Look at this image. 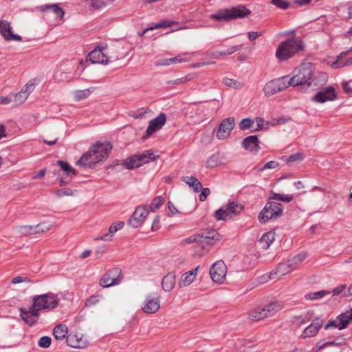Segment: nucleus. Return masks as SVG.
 Segmentation results:
<instances>
[{"label":"nucleus","mask_w":352,"mask_h":352,"mask_svg":"<svg viewBox=\"0 0 352 352\" xmlns=\"http://www.w3.org/2000/svg\"><path fill=\"white\" fill-rule=\"evenodd\" d=\"M94 90V87H89L88 89L76 91L74 94L75 100L80 101L88 98Z\"/></svg>","instance_id":"c9c22d12"},{"label":"nucleus","mask_w":352,"mask_h":352,"mask_svg":"<svg viewBox=\"0 0 352 352\" xmlns=\"http://www.w3.org/2000/svg\"><path fill=\"white\" fill-rule=\"evenodd\" d=\"M271 199L276 200V201H280L286 203L291 202L294 197L292 195H281L276 192H272V197H270Z\"/></svg>","instance_id":"a19ab883"},{"label":"nucleus","mask_w":352,"mask_h":352,"mask_svg":"<svg viewBox=\"0 0 352 352\" xmlns=\"http://www.w3.org/2000/svg\"><path fill=\"white\" fill-rule=\"evenodd\" d=\"M121 270L114 268L105 273L99 281V285L103 288L110 287L118 285L120 281Z\"/></svg>","instance_id":"9b49d317"},{"label":"nucleus","mask_w":352,"mask_h":352,"mask_svg":"<svg viewBox=\"0 0 352 352\" xmlns=\"http://www.w3.org/2000/svg\"><path fill=\"white\" fill-rule=\"evenodd\" d=\"M267 309L270 311L271 314L274 316L278 310L280 309V305L276 302H271L265 305Z\"/></svg>","instance_id":"864d4df0"},{"label":"nucleus","mask_w":352,"mask_h":352,"mask_svg":"<svg viewBox=\"0 0 352 352\" xmlns=\"http://www.w3.org/2000/svg\"><path fill=\"white\" fill-rule=\"evenodd\" d=\"M56 195L59 197L64 196H74V191L70 188H60L56 191Z\"/></svg>","instance_id":"8fccbe9b"},{"label":"nucleus","mask_w":352,"mask_h":352,"mask_svg":"<svg viewBox=\"0 0 352 352\" xmlns=\"http://www.w3.org/2000/svg\"><path fill=\"white\" fill-rule=\"evenodd\" d=\"M303 47L304 45L301 39L294 35L292 38L280 43L276 51V57L280 61L287 60Z\"/></svg>","instance_id":"7ed1b4c3"},{"label":"nucleus","mask_w":352,"mask_h":352,"mask_svg":"<svg viewBox=\"0 0 352 352\" xmlns=\"http://www.w3.org/2000/svg\"><path fill=\"white\" fill-rule=\"evenodd\" d=\"M199 268V265L187 272L184 273L180 277L179 286L180 287H184L192 283L196 278Z\"/></svg>","instance_id":"b1692460"},{"label":"nucleus","mask_w":352,"mask_h":352,"mask_svg":"<svg viewBox=\"0 0 352 352\" xmlns=\"http://www.w3.org/2000/svg\"><path fill=\"white\" fill-rule=\"evenodd\" d=\"M254 121L249 118L243 119L239 123L241 130H246L252 127Z\"/></svg>","instance_id":"de8ad7c7"},{"label":"nucleus","mask_w":352,"mask_h":352,"mask_svg":"<svg viewBox=\"0 0 352 352\" xmlns=\"http://www.w3.org/2000/svg\"><path fill=\"white\" fill-rule=\"evenodd\" d=\"M271 3L283 10L287 9L289 6V3L286 0H271Z\"/></svg>","instance_id":"603ef678"},{"label":"nucleus","mask_w":352,"mask_h":352,"mask_svg":"<svg viewBox=\"0 0 352 352\" xmlns=\"http://www.w3.org/2000/svg\"><path fill=\"white\" fill-rule=\"evenodd\" d=\"M39 316L38 311H34V309H32V305L29 311L23 310V322L32 327L37 322Z\"/></svg>","instance_id":"a878e982"},{"label":"nucleus","mask_w":352,"mask_h":352,"mask_svg":"<svg viewBox=\"0 0 352 352\" xmlns=\"http://www.w3.org/2000/svg\"><path fill=\"white\" fill-rule=\"evenodd\" d=\"M265 33V31L259 32H248V37L250 41H254L259 36H262Z\"/></svg>","instance_id":"680f3d73"},{"label":"nucleus","mask_w":352,"mask_h":352,"mask_svg":"<svg viewBox=\"0 0 352 352\" xmlns=\"http://www.w3.org/2000/svg\"><path fill=\"white\" fill-rule=\"evenodd\" d=\"M37 234L36 226H23V235Z\"/></svg>","instance_id":"13d9d810"},{"label":"nucleus","mask_w":352,"mask_h":352,"mask_svg":"<svg viewBox=\"0 0 352 352\" xmlns=\"http://www.w3.org/2000/svg\"><path fill=\"white\" fill-rule=\"evenodd\" d=\"M148 214V210L145 206L137 207L129 218L128 224L133 228H138L143 223Z\"/></svg>","instance_id":"f3484780"},{"label":"nucleus","mask_w":352,"mask_h":352,"mask_svg":"<svg viewBox=\"0 0 352 352\" xmlns=\"http://www.w3.org/2000/svg\"><path fill=\"white\" fill-rule=\"evenodd\" d=\"M201 192L199 195V200L201 201H204L206 198L208 197V196L210 195V190L208 188H201Z\"/></svg>","instance_id":"0e129e2a"},{"label":"nucleus","mask_w":352,"mask_h":352,"mask_svg":"<svg viewBox=\"0 0 352 352\" xmlns=\"http://www.w3.org/2000/svg\"><path fill=\"white\" fill-rule=\"evenodd\" d=\"M111 149L112 146L109 142H97L77 161L76 164L91 167L99 162L107 159Z\"/></svg>","instance_id":"f257e3e1"},{"label":"nucleus","mask_w":352,"mask_h":352,"mask_svg":"<svg viewBox=\"0 0 352 352\" xmlns=\"http://www.w3.org/2000/svg\"><path fill=\"white\" fill-rule=\"evenodd\" d=\"M331 292L325 290H322L316 292H311L305 295V298L308 300H314L316 299H321L326 295L329 294Z\"/></svg>","instance_id":"ea45409f"},{"label":"nucleus","mask_w":352,"mask_h":352,"mask_svg":"<svg viewBox=\"0 0 352 352\" xmlns=\"http://www.w3.org/2000/svg\"><path fill=\"white\" fill-rule=\"evenodd\" d=\"M164 203V198L162 196H157L152 200L149 208L152 211H154L155 210L160 208Z\"/></svg>","instance_id":"37998d69"},{"label":"nucleus","mask_w":352,"mask_h":352,"mask_svg":"<svg viewBox=\"0 0 352 352\" xmlns=\"http://www.w3.org/2000/svg\"><path fill=\"white\" fill-rule=\"evenodd\" d=\"M289 86L292 85L290 80H287V76H283L267 82L263 88V91L265 96H270L286 89Z\"/></svg>","instance_id":"1a4fd4ad"},{"label":"nucleus","mask_w":352,"mask_h":352,"mask_svg":"<svg viewBox=\"0 0 352 352\" xmlns=\"http://www.w3.org/2000/svg\"><path fill=\"white\" fill-rule=\"evenodd\" d=\"M227 266L222 261L214 263L210 269V274L212 280L217 283H222L226 278Z\"/></svg>","instance_id":"ddd939ff"},{"label":"nucleus","mask_w":352,"mask_h":352,"mask_svg":"<svg viewBox=\"0 0 352 352\" xmlns=\"http://www.w3.org/2000/svg\"><path fill=\"white\" fill-rule=\"evenodd\" d=\"M307 256V254L305 252H302L294 256L292 259L287 261L289 263V268L291 267L293 271L298 267V265H300L305 260Z\"/></svg>","instance_id":"2f4dec72"},{"label":"nucleus","mask_w":352,"mask_h":352,"mask_svg":"<svg viewBox=\"0 0 352 352\" xmlns=\"http://www.w3.org/2000/svg\"><path fill=\"white\" fill-rule=\"evenodd\" d=\"M182 180L188 185L190 188H192L195 192H198L202 188L201 183L195 176H184Z\"/></svg>","instance_id":"c85d7f7f"},{"label":"nucleus","mask_w":352,"mask_h":352,"mask_svg":"<svg viewBox=\"0 0 352 352\" xmlns=\"http://www.w3.org/2000/svg\"><path fill=\"white\" fill-rule=\"evenodd\" d=\"M176 283L175 275L173 273H168L162 281V286L165 292H170L175 287Z\"/></svg>","instance_id":"cd10ccee"},{"label":"nucleus","mask_w":352,"mask_h":352,"mask_svg":"<svg viewBox=\"0 0 352 352\" xmlns=\"http://www.w3.org/2000/svg\"><path fill=\"white\" fill-rule=\"evenodd\" d=\"M160 307V298L157 293H152L148 295L144 300V305L142 307V311L146 314H155Z\"/></svg>","instance_id":"2eb2a0df"},{"label":"nucleus","mask_w":352,"mask_h":352,"mask_svg":"<svg viewBox=\"0 0 352 352\" xmlns=\"http://www.w3.org/2000/svg\"><path fill=\"white\" fill-rule=\"evenodd\" d=\"M322 324L323 320L322 319L320 318L314 319L311 324H310L304 329L300 337L301 338L305 339L316 336Z\"/></svg>","instance_id":"412c9836"},{"label":"nucleus","mask_w":352,"mask_h":352,"mask_svg":"<svg viewBox=\"0 0 352 352\" xmlns=\"http://www.w3.org/2000/svg\"><path fill=\"white\" fill-rule=\"evenodd\" d=\"M292 272L291 267L289 268V263H282L278 265L276 268V272H271L270 275L269 276V278H273L274 274H278L279 276H283L289 272Z\"/></svg>","instance_id":"72a5a7b5"},{"label":"nucleus","mask_w":352,"mask_h":352,"mask_svg":"<svg viewBox=\"0 0 352 352\" xmlns=\"http://www.w3.org/2000/svg\"><path fill=\"white\" fill-rule=\"evenodd\" d=\"M166 116L165 113H162L155 118L149 122L148 126L146 131V136L144 138H148L156 131L160 129L166 123Z\"/></svg>","instance_id":"6ab92c4d"},{"label":"nucleus","mask_w":352,"mask_h":352,"mask_svg":"<svg viewBox=\"0 0 352 352\" xmlns=\"http://www.w3.org/2000/svg\"><path fill=\"white\" fill-rule=\"evenodd\" d=\"M113 1L114 0H85L91 8L95 10L102 9Z\"/></svg>","instance_id":"473e14b6"},{"label":"nucleus","mask_w":352,"mask_h":352,"mask_svg":"<svg viewBox=\"0 0 352 352\" xmlns=\"http://www.w3.org/2000/svg\"><path fill=\"white\" fill-rule=\"evenodd\" d=\"M58 164L60 166L63 170H64L68 175H75L76 170L74 169L67 162L58 160L57 162Z\"/></svg>","instance_id":"a18cd8bd"},{"label":"nucleus","mask_w":352,"mask_h":352,"mask_svg":"<svg viewBox=\"0 0 352 352\" xmlns=\"http://www.w3.org/2000/svg\"><path fill=\"white\" fill-rule=\"evenodd\" d=\"M67 344L73 348L83 349L87 345V340L82 334L70 333L66 337Z\"/></svg>","instance_id":"4be33fe9"},{"label":"nucleus","mask_w":352,"mask_h":352,"mask_svg":"<svg viewBox=\"0 0 352 352\" xmlns=\"http://www.w3.org/2000/svg\"><path fill=\"white\" fill-rule=\"evenodd\" d=\"M309 321V318L307 316H297L295 318L294 323L298 327H300L302 324H307Z\"/></svg>","instance_id":"bf43d9fd"},{"label":"nucleus","mask_w":352,"mask_h":352,"mask_svg":"<svg viewBox=\"0 0 352 352\" xmlns=\"http://www.w3.org/2000/svg\"><path fill=\"white\" fill-rule=\"evenodd\" d=\"M21 92H22V91H20L16 94H14V93L10 94V104H12V107H18L22 104Z\"/></svg>","instance_id":"79ce46f5"},{"label":"nucleus","mask_w":352,"mask_h":352,"mask_svg":"<svg viewBox=\"0 0 352 352\" xmlns=\"http://www.w3.org/2000/svg\"><path fill=\"white\" fill-rule=\"evenodd\" d=\"M102 298V295H93L87 299L85 305L87 307L94 306L98 303Z\"/></svg>","instance_id":"09e8293b"},{"label":"nucleus","mask_w":352,"mask_h":352,"mask_svg":"<svg viewBox=\"0 0 352 352\" xmlns=\"http://www.w3.org/2000/svg\"><path fill=\"white\" fill-rule=\"evenodd\" d=\"M336 98V89L332 86H329L318 91L311 98V100L316 103H324L328 101H333Z\"/></svg>","instance_id":"4468645a"},{"label":"nucleus","mask_w":352,"mask_h":352,"mask_svg":"<svg viewBox=\"0 0 352 352\" xmlns=\"http://www.w3.org/2000/svg\"><path fill=\"white\" fill-rule=\"evenodd\" d=\"M168 208L169 209V212L168 214L169 217L180 213V212L175 208V206L171 201H168Z\"/></svg>","instance_id":"e2e57ef3"},{"label":"nucleus","mask_w":352,"mask_h":352,"mask_svg":"<svg viewBox=\"0 0 352 352\" xmlns=\"http://www.w3.org/2000/svg\"><path fill=\"white\" fill-rule=\"evenodd\" d=\"M352 321V308L337 316L336 320H329L325 325L324 329L331 327L338 328L340 330L347 327L350 322Z\"/></svg>","instance_id":"f8f14e48"},{"label":"nucleus","mask_w":352,"mask_h":352,"mask_svg":"<svg viewBox=\"0 0 352 352\" xmlns=\"http://www.w3.org/2000/svg\"><path fill=\"white\" fill-rule=\"evenodd\" d=\"M223 156L220 153H216L211 155L206 162V166L208 168H215L223 163Z\"/></svg>","instance_id":"c756f323"},{"label":"nucleus","mask_w":352,"mask_h":352,"mask_svg":"<svg viewBox=\"0 0 352 352\" xmlns=\"http://www.w3.org/2000/svg\"><path fill=\"white\" fill-rule=\"evenodd\" d=\"M116 226L117 225L112 223L109 227L108 233L98 236L96 239L104 241H111L114 234L118 230Z\"/></svg>","instance_id":"e433bc0d"},{"label":"nucleus","mask_w":352,"mask_h":352,"mask_svg":"<svg viewBox=\"0 0 352 352\" xmlns=\"http://www.w3.org/2000/svg\"><path fill=\"white\" fill-rule=\"evenodd\" d=\"M185 60L181 56H177L170 58H164L155 62L157 66H168L171 64H176L184 62Z\"/></svg>","instance_id":"f704fd0d"},{"label":"nucleus","mask_w":352,"mask_h":352,"mask_svg":"<svg viewBox=\"0 0 352 352\" xmlns=\"http://www.w3.org/2000/svg\"><path fill=\"white\" fill-rule=\"evenodd\" d=\"M38 80L36 78L30 80L25 85V90L23 94H26L25 99L34 90L36 85L38 84Z\"/></svg>","instance_id":"58836bf2"},{"label":"nucleus","mask_w":352,"mask_h":352,"mask_svg":"<svg viewBox=\"0 0 352 352\" xmlns=\"http://www.w3.org/2000/svg\"><path fill=\"white\" fill-rule=\"evenodd\" d=\"M346 286L345 284L340 285L336 288L333 289L332 291L333 296H338L340 294H341L345 289Z\"/></svg>","instance_id":"338daca9"},{"label":"nucleus","mask_w":352,"mask_h":352,"mask_svg":"<svg viewBox=\"0 0 352 352\" xmlns=\"http://www.w3.org/2000/svg\"><path fill=\"white\" fill-rule=\"evenodd\" d=\"M179 23L176 21H172V20H162L160 23H155L153 26L149 27L146 28V30H153L157 28H169L173 24H178Z\"/></svg>","instance_id":"4c0bfd02"},{"label":"nucleus","mask_w":352,"mask_h":352,"mask_svg":"<svg viewBox=\"0 0 352 352\" xmlns=\"http://www.w3.org/2000/svg\"><path fill=\"white\" fill-rule=\"evenodd\" d=\"M279 164L276 161H270L267 162L263 167L260 168L259 170L263 171L265 169H274L278 166Z\"/></svg>","instance_id":"052dcab7"},{"label":"nucleus","mask_w":352,"mask_h":352,"mask_svg":"<svg viewBox=\"0 0 352 352\" xmlns=\"http://www.w3.org/2000/svg\"><path fill=\"white\" fill-rule=\"evenodd\" d=\"M0 34L6 41H21L22 40L21 36L13 34L10 24L6 20H0Z\"/></svg>","instance_id":"aec40b11"},{"label":"nucleus","mask_w":352,"mask_h":352,"mask_svg":"<svg viewBox=\"0 0 352 352\" xmlns=\"http://www.w3.org/2000/svg\"><path fill=\"white\" fill-rule=\"evenodd\" d=\"M192 79V77L190 76V75L188 76H184V77H182L180 78H177L176 80H170L168 82V84L169 85H179V84H181V83H184V82H186L188 81H190Z\"/></svg>","instance_id":"6e6d98bb"},{"label":"nucleus","mask_w":352,"mask_h":352,"mask_svg":"<svg viewBox=\"0 0 352 352\" xmlns=\"http://www.w3.org/2000/svg\"><path fill=\"white\" fill-rule=\"evenodd\" d=\"M352 81L346 82L343 84V89L346 93H352Z\"/></svg>","instance_id":"774afa93"},{"label":"nucleus","mask_w":352,"mask_h":352,"mask_svg":"<svg viewBox=\"0 0 352 352\" xmlns=\"http://www.w3.org/2000/svg\"><path fill=\"white\" fill-rule=\"evenodd\" d=\"M38 11L45 13L46 16L50 12L54 14V19L60 21L65 15L64 10L59 6L58 3L41 5L37 7Z\"/></svg>","instance_id":"a211bd4d"},{"label":"nucleus","mask_w":352,"mask_h":352,"mask_svg":"<svg viewBox=\"0 0 352 352\" xmlns=\"http://www.w3.org/2000/svg\"><path fill=\"white\" fill-rule=\"evenodd\" d=\"M294 76L290 78L292 86H301L306 89L311 87L315 80V67L311 63H303L293 72Z\"/></svg>","instance_id":"f03ea898"},{"label":"nucleus","mask_w":352,"mask_h":352,"mask_svg":"<svg viewBox=\"0 0 352 352\" xmlns=\"http://www.w3.org/2000/svg\"><path fill=\"white\" fill-rule=\"evenodd\" d=\"M241 47H242V45L232 46V47L228 49L227 50L220 52L219 55H221V56L231 55L233 53H234L235 52L239 50Z\"/></svg>","instance_id":"4d7b16f0"},{"label":"nucleus","mask_w":352,"mask_h":352,"mask_svg":"<svg viewBox=\"0 0 352 352\" xmlns=\"http://www.w3.org/2000/svg\"><path fill=\"white\" fill-rule=\"evenodd\" d=\"M275 232L274 231H270L263 234L261 239L258 240V243L263 250H267L270 245L275 240Z\"/></svg>","instance_id":"bb28decb"},{"label":"nucleus","mask_w":352,"mask_h":352,"mask_svg":"<svg viewBox=\"0 0 352 352\" xmlns=\"http://www.w3.org/2000/svg\"><path fill=\"white\" fill-rule=\"evenodd\" d=\"M256 123V128L254 130V131H258L263 129L264 120L261 117H258L254 120Z\"/></svg>","instance_id":"69168bd1"},{"label":"nucleus","mask_w":352,"mask_h":352,"mask_svg":"<svg viewBox=\"0 0 352 352\" xmlns=\"http://www.w3.org/2000/svg\"><path fill=\"white\" fill-rule=\"evenodd\" d=\"M283 210V206L282 204L274 201H269L260 212L258 219L261 222H266L270 219L280 216Z\"/></svg>","instance_id":"9d476101"},{"label":"nucleus","mask_w":352,"mask_h":352,"mask_svg":"<svg viewBox=\"0 0 352 352\" xmlns=\"http://www.w3.org/2000/svg\"><path fill=\"white\" fill-rule=\"evenodd\" d=\"M36 226L37 233L47 232L53 228V225L49 222H43Z\"/></svg>","instance_id":"49530a36"},{"label":"nucleus","mask_w":352,"mask_h":352,"mask_svg":"<svg viewBox=\"0 0 352 352\" xmlns=\"http://www.w3.org/2000/svg\"><path fill=\"white\" fill-rule=\"evenodd\" d=\"M52 343V339L49 336L41 337L38 342V345L41 348H48Z\"/></svg>","instance_id":"3c124183"},{"label":"nucleus","mask_w":352,"mask_h":352,"mask_svg":"<svg viewBox=\"0 0 352 352\" xmlns=\"http://www.w3.org/2000/svg\"><path fill=\"white\" fill-rule=\"evenodd\" d=\"M243 146L246 150L250 151H258L259 145L257 135H250L245 138L243 141Z\"/></svg>","instance_id":"393cba45"},{"label":"nucleus","mask_w":352,"mask_h":352,"mask_svg":"<svg viewBox=\"0 0 352 352\" xmlns=\"http://www.w3.org/2000/svg\"><path fill=\"white\" fill-rule=\"evenodd\" d=\"M104 48H96L92 50L88 55L89 60L92 63H100L106 65L108 63L109 60L106 54H104L103 50Z\"/></svg>","instance_id":"5701e85b"},{"label":"nucleus","mask_w":352,"mask_h":352,"mask_svg":"<svg viewBox=\"0 0 352 352\" xmlns=\"http://www.w3.org/2000/svg\"><path fill=\"white\" fill-rule=\"evenodd\" d=\"M67 334V327L65 324H59L54 327L53 330V335L56 340H63L65 338Z\"/></svg>","instance_id":"7c9ffc66"},{"label":"nucleus","mask_w":352,"mask_h":352,"mask_svg":"<svg viewBox=\"0 0 352 352\" xmlns=\"http://www.w3.org/2000/svg\"><path fill=\"white\" fill-rule=\"evenodd\" d=\"M58 302L57 295L53 293L36 295L32 299V309L38 313L41 310L52 311L57 307Z\"/></svg>","instance_id":"423d86ee"},{"label":"nucleus","mask_w":352,"mask_h":352,"mask_svg":"<svg viewBox=\"0 0 352 352\" xmlns=\"http://www.w3.org/2000/svg\"><path fill=\"white\" fill-rule=\"evenodd\" d=\"M250 317L252 320L255 321H259L267 318L266 314H265L263 309L260 308L251 313Z\"/></svg>","instance_id":"c03bdc74"},{"label":"nucleus","mask_w":352,"mask_h":352,"mask_svg":"<svg viewBox=\"0 0 352 352\" xmlns=\"http://www.w3.org/2000/svg\"><path fill=\"white\" fill-rule=\"evenodd\" d=\"M159 157V155H155L151 150H147L131 156L124 162V164L126 168L133 169L151 161H155Z\"/></svg>","instance_id":"0eeeda50"},{"label":"nucleus","mask_w":352,"mask_h":352,"mask_svg":"<svg viewBox=\"0 0 352 352\" xmlns=\"http://www.w3.org/2000/svg\"><path fill=\"white\" fill-rule=\"evenodd\" d=\"M235 126V120L232 117L226 118L220 123L217 132V137L219 140H224L228 138L232 129Z\"/></svg>","instance_id":"dca6fc26"},{"label":"nucleus","mask_w":352,"mask_h":352,"mask_svg":"<svg viewBox=\"0 0 352 352\" xmlns=\"http://www.w3.org/2000/svg\"><path fill=\"white\" fill-rule=\"evenodd\" d=\"M244 207L237 201H230L225 207L215 212V217L217 220L226 221L239 214Z\"/></svg>","instance_id":"6e6552de"},{"label":"nucleus","mask_w":352,"mask_h":352,"mask_svg":"<svg viewBox=\"0 0 352 352\" xmlns=\"http://www.w3.org/2000/svg\"><path fill=\"white\" fill-rule=\"evenodd\" d=\"M219 240V234L215 230H206L201 233L192 235L182 240V243L184 245L197 243V247H202L205 250L204 252L200 253V256H203L205 252L208 251V246L212 245L214 241Z\"/></svg>","instance_id":"20e7f679"},{"label":"nucleus","mask_w":352,"mask_h":352,"mask_svg":"<svg viewBox=\"0 0 352 352\" xmlns=\"http://www.w3.org/2000/svg\"><path fill=\"white\" fill-rule=\"evenodd\" d=\"M303 160V155L301 153H296L287 157V162H301Z\"/></svg>","instance_id":"5fc2aeb1"},{"label":"nucleus","mask_w":352,"mask_h":352,"mask_svg":"<svg viewBox=\"0 0 352 352\" xmlns=\"http://www.w3.org/2000/svg\"><path fill=\"white\" fill-rule=\"evenodd\" d=\"M251 14V11L245 6L239 5L229 9H221L210 15V19L228 22L237 18H244Z\"/></svg>","instance_id":"39448f33"}]
</instances>
